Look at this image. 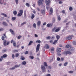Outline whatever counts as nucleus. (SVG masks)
Listing matches in <instances>:
<instances>
[{"label": "nucleus", "instance_id": "6ab92c4d", "mask_svg": "<svg viewBox=\"0 0 76 76\" xmlns=\"http://www.w3.org/2000/svg\"><path fill=\"white\" fill-rule=\"evenodd\" d=\"M41 12L42 15H44V14H45V10H41Z\"/></svg>", "mask_w": 76, "mask_h": 76}, {"label": "nucleus", "instance_id": "a878e982", "mask_svg": "<svg viewBox=\"0 0 76 76\" xmlns=\"http://www.w3.org/2000/svg\"><path fill=\"white\" fill-rule=\"evenodd\" d=\"M13 13L15 15H17V11H14L13 12Z\"/></svg>", "mask_w": 76, "mask_h": 76}, {"label": "nucleus", "instance_id": "a211bd4d", "mask_svg": "<svg viewBox=\"0 0 76 76\" xmlns=\"http://www.w3.org/2000/svg\"><path fill=\"white\" fill-rule=\"evenodd\" d=\"M2 56V57L3 58H6L7 56V54H4L3 55V56Z\"/></svg>", "mask_w": 76, "mask_h": 76}, {"label": "nucleus", "instance_id": "13d9d810", "mask_svg": "<svg viewBox=\"0 0 76 76\" xmlns=\"http://www.w3.org/2000/svg\"><path fill=\"white\" fill-rule=\"evenodd\" d=\"M64 58H61V61H64Z\"/></svg>", "mask_w": 76, "mask_h": 76}, {"label": "nucleus", "instance_id": "2f4dec72", "mask_svg": "<svg viewBox=\"0 0 76 76\" xmlns=\"http://www.w3.org/2000/svg\"><path fill=\"white\" fill-rule=\"evenodd\" d=\"M13 45L14 47L16 46V42H13Z\"/></svg>", "mask_w": 76, "mask_h": 76}, {"label": "nucleus", "instance_id": "bb28decb", "mask_svg": "<svg viewBox=\"0 0 76 76\" xmlns=\"http://www.w3.org/2000/svg\"><path fill=\"white\" fill-rule=\"evenodd\" d=\"M6 42H7V41H6V40H5L4 41V45L5 46H6Z\"/></svg>", "mask_w": 76, "mask_h": 76}, {"label": "nucleus", "instance_id": "c9c22d12", "mask_svg": "<svg viewBox=\"0 0 76 76\" xmlns=\"http://www.w3.org/2000/svg\"><path fill=\"white\" fill-rule=\"evenodd\" d=\"M26 22H24L23 23H22L21 24V25L22 26H23V25H25V24H26Z\"/></svg>", "mask_w": 76, "mask_h": 76}, {"label": "nucleus", "instance_id": "338daca9", "mask_svg": "<svg viewBox=\"0 0 76 76\" xmlns=\"http://www.w3.org/2000/svg\"><path fill=\"white\" fill-rule=\"evenodd\" d=\"M62 12L63 13H65V11L64 10H63L62 11Z\"/></svg>", "mask_w": 76, "mask_h": 76}, {"label": "nucleus", "instance_id": "dca6fc26", "mask_svg": "<svg viewBox=\"0 0 76 76\" xmlns=\"http://www.w3.org/2000/svg\"><path fill=\"white\" fill-rule=\"evenodd\" d=\"M41 21H39L37 22V26H39L40 25H41Z\"/></svg>", "mask_w": 76, "mask_h": 76}, {"label": "nucleus", "instance_id": "4d7b16f0", "mask_svg": "<svg viewBox=\"0 0 76 76\" xmlns=\"http://www.w3.org/2000/svg\"><path fill=\"white\" fill-rule=\"evenodd\" d=\"M54 50V48H51V50L52 51H53Z\"/></svg>", "mask_w": 76, "mask_h": 76}, {"label": "nucleus", "instance_id": "ddd939ff", "mask_svg": "<svg viewBox=\"0 0 76 76\" xmlns=\"http://www.w3.org/2000/svg\"><path fill=\"white\" fill-rule=\"evenodd\" d=\"M53 25V24L52 23H48L47 25V27H50V26H51Z\"/></svg>", "mask_w": 76, "mask_h": 76}, {"label": "nucleus", "instance_id": "20e7f679", "mask_svg": "<svg viewBox=\"0 0 76 76\" xmlns=\"http://www.w3.org/2000/svg\"><path fill=\"white\" fill-rule=\"evenodd\" d=\"M41 68L42 70V72H46V70L45 69V68L44 66L42 65L41 66Z\"/></svg>", "mask_w": 76, "mask_h": 76}, {"label": "nucleus", "instance_id": "f8f14e48", "mask_svg": "<svg viewBox=\"0 0 76 76\" xmlns=\"http://www.w3.org/2000/svg\"><path fill=\"white\" fill-rule=\"evenodd\" d=\"M49 45L47 44L45 45V48H46V49H48V48H49Z\"/></svg>", "mask_w": 76, "mask_h": 76}, {"label": "nucleus", "instance_id": "4c0bfd02", "mask_svg": "<svg viewBox=\"0 0 76 76\" xmlns=\"http://www.w3.org/2000/svg\"><path fill=\"white\" fill-rule=\"evenodd\" d=\"M68 63V62H65V63H64V66H67V65Z\"/></svg>", "mask_w": 76, "mask_h": 76}, {"label": "nucleus", "instance_id": "9d476101", "mask_svg": "<svg viewBox=\"0 0 76 76\" xmlns=\"http://www.w3.org/2000/svg\"><path fill=\"white\" fill-rule=\"evenodd\" d=\"M65 53L66 55H67V54H72V52L69 51L65 52Z\"/></svg>", "mask_w": 76, "mask_h": 76}, {"label": "nucleus", "instance_id": "c03bdc74", "mask_svg": "<svg viewBox=\"0 0 76 76\" xmlns=\"http://www.w3.org/2000/svg\"><path fill=\"white\" fill-rule=\"evenodd\" d=\"M50 39L51 37H50V36H49L46 37V39Z\"/></svg>", "mask_w": 76, "mask_h": 76}, {"label": "nucleus", "instance_id": "b1692460", "mask_svg": "<svg viewBox=\"0 0 76 76\" xmlns=\"http://www.w3.org/2000/svg\"><path fill=\"white\" fill-rule=\"evenodd\" d=\"M60 36L58 35H57L56 36V38H57V41L60 39Z\"/></svg>", "mask_w": 76, "mask_h": 76}, {"label": "nucleus", "instance_id": "423d86ee", "mask_svg": "<svg viewBox=\"0 0 76 76\" xmlns=\"http://www.w3.org/2000/svg\"><path fill=\"white\" fill-rule=\"evenodd\" d=\"M4 36H2L1 37V39L3 41L4 40V37L5 38H7V36H6V34H3Z\"/></svg>", "mask_w": 76, "mask_h": 76}, {"label": "nucleus", "instance_id": "5fc2aeb1", "mask_svg": "<svg viewBox=\"0 0 76 76\" xmlns=\"http://www.w3.org/2000/svg\"><path fill=\"white\" fill-rule=\"evenodd\" d=\"M6 51V50H4L2 51V53H5Z\"/></svg>", "mask_w": 76, "mask_h": 76}, {"label": "nucleus", "instance_id": "2eb2a0df", "mask_svg": "<svg viewBox=\"0 0 76 76\" xmlns=\"http://www.w3.org/2000/svg\"><path fill=\"white\" fill-rule=\"evenodd\" d=\"M66 39L68 40H70V39H72V37L71 36L68 37H66Z\"/></svg>", "mask_w": 76, "mask_h": 76}, {"label": "nucleus", "instance_id": "3c124183", "mask_svg": "<svg viewBox=\"0 0 76 76\" xmlns=\"http://www.w3.org/2000/svg\"><path fill=\"white\" fill-rule=\"evenodd\" d=\"M3 58L2 57V56H1V58H0V61H1L3 60Z\"/></svg>", "mask_w": 76, "mask_h": 76}, {"label": "nucleus", "instance_id": "8fccbe9b", "mask_svg": "<svg viewBox=\"0 0 76 76\" xmlns=\"http://www.w3.org/2000/svg\"><path fill=\"white\" fill-rule=\"evenodd\" d=\"M74 72L73 71H70L69 72V73H73Z\"/></svg>", "mask_w": 76, "mask_h": 76}, {"label": "nucleus", "instance_id": "a19ab883", "mask_svg": "<svg viewBox=\"0 0 76 76\" xmlns=\"http://www.w3.org/2000/svg\"><path fill=\"white\" fill-rule=\"evenodd\" d=\"M22 38V36H21L19 35V36H18V38L19 39H20V38Z\"/></svg>", "mask_w": 76, "mask_h": 76}, {"label": "nucleus", "instance_id": "49530a36", "mask_svg": "<svg viewBox=\"0 0 76 76\" xmlns=\"http://www.w3.org/2000/svg\"><path fill=\"white\" fill-rule=\"evenodd\" d=\"M57 29V28L56 27H55L53 29H52V32H54V31H55V29Z\"/></svg>", "mask_w": 76, "mask_h": 76}, {"label": "nucleus", "instance_id": "6e6d98bb", "mask_svg": "<svg viewBox=\"0 0 76 76\" xmlns=\"http://www.w3.org/2000/svg\"><path fill=\"white\" fill-rule=\"evenodd\" d=\"M32 12L33 13H34V14H35L36 13V11H35V10H33Z\"/></svg>", "mask_w": 76, "mask_h": 76}, {"label": "nucleus", "instance_id": "393cba45", "mask_svg": "<svg viewBox=\"0 0 76 76\" xmlns=\"http://www.w3.org/2000/svg\"><path fill=\"white\" fill-rule=\"evenodd\" d=\"M44 66H45L46 67H48V65H47V64L46 62H44Z\"/></svg>", "mask_w": 76, "mask_h": 76}, {"label": "nucleus", "instance_id": "7c9ffc66", "mask_svg": "<svg viewBox=\"0 0 76 76\" xmlns=\"http://www.w3.org/2000/svg\"><path fill=\"white\" fill-rule=\"evenodd\" d=\"M16 17H12V20L13 21L14 20H16Z\"/></svg>", "mask_w": 76, "mask_h": 76}, {"label": "nucleus", "instance_id": "c85d7f7f", "mask_svg": "<svg viewBox=\"0 0 76 76\" xmlns=\"http://www.w3.org/2000/svg\"><path fill=\"white\" fill-rule=\"evenodd\" d=\"M19 12L20 13L23 14V10H19Z\"/></svg>", "mask_w": 76, "mask_h": 76}, {"label": "nucleus", "instance_id": "774afa93", "mask_svg": "<svg viewBox=\"0 0 76 76\" xmlns=\"http://www.w3.org/2000/svg\"><path fill=\"white\" fill-rule=\"evenodd\" d=\"M46 76H51V75L49 74H48L46 75Z\"/></svg>", "mask_w": 76, "mask_h": 76}, {"label": "nucleus", "instance_id": "69168bd1", "mask_svg": "<svg viewBox=\"0 0 76 76\" xmlns=\"http://www.w3.org/2000/svg\"><path fill=\"white\" fill-rule=\"evenodd\" d=\"M53 22H55V18H53Z\"/></svg>", "mask_w": 76, "mask_h": 76}, {"label": "nucleus", "instance_id": "680f3d73", "mask_svg": "<svg viewBox=\"0 0 76 76\" xmlns=\"http://www.w3.org/2000/svg\"><path fill=\"white\" fill-rule=\"evenodd\" d=\"M62 3H63V2H62L60 1H59V4H62Z\"/></svg>", "mask_w": 76, "mask_h": 76}, {"label": "nucleus", "instance_id": "a18cd8bd", "mask_svg": "<svg viewBox=\"0 0 76 76\" xmlns=\"http://www.w3.org/2000/svg\"><path fill=\"white\" fill-rule=\"evenodd\" d=\"M57 40H55L54 42L53 43V44H56V43L57 42Z\"/></svg>", "mask_w": 76, "mask_h": 76}, {"label": "nucleus", "instance_id": "f704fd0d", "mask_svg": "<svg viewBox=\"0 0 76 76\" xmlns=\"http://www.w3.org/2000/svg\"><path fill=\"white\" fill-rule=\"evenodd\" d=\"M26 6H27V7H29L30 5L28 3H26Z\"/></svg>", "mask_w": 76, "mask_h": 76}, {"label": "nucleus", "instance_id": "6e6552de", "mask_svg": "<svg viewBox=\"0 0 76 76\" xmlns=\"http://www.w3.org/2000/svg\"><path fill=\"white\" fill-rule=\"evenodd\" d=\"M61 51V49L58 48H57V51L58 53H60Z\"/></svg>", "mask_w": 76, "mask_h": 76}, {"label": "nucleus", "instance_id": "de8ad7c7", "mask_svg": "<svg viewBox=\"0 0 76 76\" xmlns=\"http://www.w3.org/2000/svg\"><path fill=\"white\" fill-rule=\"evenodd\" d=\"M58 20H61V18H60V16H58Z\"/></svg>", "mask_w": 76, "mask_h": 76}, {"label": "nucleus", "instance_id": "c756f323", "mask_svg": "<svg viewBox=\"0 0 76 76\" xmlns=\"http://www.w3.org/2000/svg\"><path fill=\"white\" fill-rule=\"evenodd\" d=\"M20 59L22 60H25V57L23 56H21L20 58Z\"/></svg>", "mask_w": 76, "mask_h": 76}, {"label": "nucleus", "instance_id": "e2e57ef3", "mask_svg": "<svg viewBox=\"0 0 76 76\" xmlns=\"http://www.w3.org/2000/svg\"><path fill=\"white\" fill-rule=\"evenodd\" d=\"M47 10H48L50 9V6H47L46 7Z\"/></svg>", "mask_w": 76, "mask_h": 76}, {"label": "nucleus", "instance_id": "603ef678", "mask_svg": "<svg viewBox=\"0 0 76 76\" xmlns=\"http://www.w3.org/2000/svg\"><path fill=\"white\" fill-rule=\"evenodd\" d=\"M36 42H38V43H40L41 41L40 40H37Z\"/></svg>", "mask_w": 76, "mask_h": 76}, {"label": "nucleus", "instance_id": "09e8293b", "mask_svg": "<svg viewBox=\"0 0 76 76\" xmlns=\"http://www.w3.org/2000/svg\"><path fill=\"white\" fill-rule=\"evenodd\" d=\"M24 18H26V12H25L24 14Z\"/></svg>", "mask_w": 76, "mask_h": 76}, {"label": "nucleus", "instance_id": "f257e3e1", "mask_svg": "<svg viewBox=\"0 0 76 76\" xmlns=\"http://www.w3.org/2000/svg\"><path fill=\"white\" fill-rule=\"evenodd\" d=\"M20 66V65H15L12 68H10L9 69L10 70H14V69H15L16 68L19 67Z\"/></svg>", "mask_w": 76, "mask_h": 76}, {"label": "nucleus", "instance_id": "79ce46f5", "mask_svg": "<svg viewBox=\"0 0 76 76\" xmlns=\"http://www.w3.org/2000/svg\"><path fill=\"white\" fill-rule=\"evenodd\" d=\"M19 56V54L18 53H16L15 55V57H18Z\"/></svg>", "mask_w": 76, "mask_h": 76}, {"label": "nucleus", "instance_id": "9b49d317", "mask_svg": "<svg viewBox=\"0 0 76 76\" xmlns=\"http://www.w3.org/2000/svg\"><path fill=\"white\" fill-rule=\"evenodd\" d=\"M30 18L32 19H33L35 18V15L34 14H32L30 16Z\"/></svg>", "mask_w": 76, "mask_h": 76}, {"label": "nucleus", "instance_id": "864d4df0", "mask_svg": "<svg viewBox=\"0 0 76 76\" xmlns=\"http://www.w3.org/2000/svg\"><path fill=\"white\" fill-rule=\"evenodd\" d=\"M73 44L74 45H76V42L75 41H74L73 42Z\"/></svg>", "mask_w": 76, "mask_h": 76}, {"label": "nucleus", "instance_id": "aec40b11", "mask_svg": "<svg viewBox=\"0 0 76 76\" xmlns=\"http://www.w3.org/2000/svg\"><path fill=\"white\" fill-rule=\"evenodd\" d=\"M66 48H72V46H71V45H67L66 46Z\"/></svg>", "mask_w": 76, "mask_h": 76}, {"label": "nucleus", "instance_id": "052dcab7", "mask_svg": "<svg viewBox=\"0 0 76 76\" xmlns=\"http://www.w3.org/2000/svg\"><path fill=\"white\" fill-rule=\"evenodd\" d=\"M57 60L58 61H60V58L59 57H58L57 58Z\"/></svg>", "mask_w": 76, "mask_h": 76}, {"label": "nucleus", "instance_id": "412c9836", "mask_svg": "<svg viewBox=\"0 0 76 76\" xmlns=\"http://www.w3.org/2000/svg\"><path fill=\"white\" fill-rule=\"evenodd\" d=\"M2 24L4 25L5 26H7L8 25L7 24V23H6L5 22H3L2 23Z\"/></svg>", "mask_w": 76, "mask_h": 76}, {"label": "nucleus", "instance_id": "0eeeda50", "mask_svg": "<svg viewBox=\"0 0 76 76\" xmlns=\"http://www.w3.org/2000/svg\"><path fill=\"white\" fill-rule=\"evenodd\" d=\"M50 12L49 13V14L50 15H52L53 14V8H50Z\"/></svg>", "mask_w": 76, "mask_h": 76}, {"label": "nucleus", "instance_id": "f03ea898", "mask_svg": "<svg viewBox=\"0 0 76 76\" xmlns=\"http://www.w3.org/2000/svg\"><path fill=\"white\" fill-rule=\"evenodd\" d=\"M44 0H39L38 1V3L39 6L40 5H43V3L42 2V1H43Z\"/></svg>", "mask_w": 76, "mask_h": 76}, {"label": "nucleus", "instance_id": "37998d69", "mask_svg": "<svg viewBox=\"0 0 76 76\" xmlns=\"http://www.w3.org/2000/svg\"><path fill=\"white\" fill-rule=\"evenodd\" d=\"M15 3L17 4H18V2H19V0H15Z\"/></svg>", "mask_w": 76, "mask_h": 76}, {"label": "nucleus", "instance_id": "cd10ccee", "mask_svg": "<svg viewBox=\"0 0 76 76\" xmlns=\"http://www.w3.org/2000/svg\"><path fill=\"white\" fill-rule=\"evenodd\" d=\"M4 0H0V3L1 4H3L4 3Z\"/></svg>", "mask_w": 76, "mask_h": 76}, {"label": "nucleus", "instance_id": "5701e85b", "mask_svg": "<svg viewBox=\"0 0 76 76\" xmlns=\"http://www.w3.org/2000/svg\"><path fill=\"white\" fill-rule=\"evenodd\" d=\"M26 64V62L25 61H23L22 63V65H25Z\"/></svg>", "mask_w": 76, "mask_h": 76}, {"label": "nucleus", "instance_id": "e433bc0d", "mask_svg": "<svg viewBox=\"0 0 76 76\" xmlns=\"http://www.w3.org/2000/svg\"><path fill=\"white\" fill-rule=\"evenodd\" d=\"M69 9L70 11H72L73 10V8L72 7H70Z\"/></svg>", "mask_w": 76, "mask_h": 76}, {"label": "nucleus", "instance_id": "58836bf2", "mask_svg": "<svg viewBox=\"0 0 76 76\" xmlns=\"http://www.w3.org/2000/svg\"><path fill=\"white\" fill-rule=\"evenodd\" d=\"M33 27L34 28H36V24L35 23H34L33 25Z\"/></svg>", "mask_w": 76, "mask_h": 76}, {"label": "nucleus", "instance_id": "1a4fd4ad", "mask_svg": "<svg viewBox=\"0 0 76 76\" xmlns=\"http://www.w3.org/2000/svg\"><path fill=\"white\" fill-rule=\"evenodd\" d=\"M10 32H11V33H12V35H15V32H14V31H13V30H12V29H10Z\"/></svg>", "mask_w": 76, "mask_h": 76}, {"label": "nucleus", "instance_id": "473e14b6", "mask_svg": "<svg viewBox=\"0 0 76 76\" xmlns=\"http://www.w3.org/2000/svg\"><path fill=\"white\" fill-rule=\"evenodd\" d=\"M33 43V41H31L28 44V45H31V44Z\"/></svg>", "mask_w": 76, "mask_h": 76}, {"label": "nucleus", "instance_id": "7ed1b4c3", "mask_svg": "<svg viewBox=\"0 0 76 76\" xmlns=\"http://www.w3.org/2000/svg\"><path fill=\"white\" fill-rule=\"evenodd\" d=\"M40 47V44H39L37 45V47L36 49V52H38V51H39V49Z\"/></svg>", "mask_w": 76, "mask_h": 76}, {"label": "nucleus", "instance_id": "4468645a", "mask_svg": "<svg viewBox=\"0 0 76 76\" xmlns=\"http://www.w3.org/2000/svg\"><path fill=\"white\" fill-rule=\"evenodd\" d=\"M60 28H56L55 31V32H59V31H60Z\"/></svg>", "mask_w": 76, "mask_h": 76}, {"label": "nucleus", "instance_id": "bf43d9fd", "mask_svg": "<svg viewBox=\"0 0 76 76\" xmlns=\"http://www.w3.org/2000/svg\"><path fill=\"white\" fill-rule=\"evenodd\" d=\"M25 54H28V51H26L24 53Z\"/></svg>", "mask_w": 76, "mask_h": 76}, {"label": "nucleus", "instance_id": "39448f33", "mask_svg": "<svg viewBox=\"0 0 76 76\" xmlns=\"http://www.w3.org/2000/svg\"><path fill=\"white\" fill-rule=\"evenodd\" d=\"M45 1L46 5L49 6V5H50V3L51 2V1L50 0H48V1L47 0H46Z\"/></svg>", "mask_w": 76, "mask_h": 76}, {"label": "nucleus", "instance_id": "72a5a7b5", "mask_svg": "<svg viewBox=\"0 0 76 76\" xmlns=\"http://www.w3.org/2000/svg\"><path fill=\"white\" fill-rule=\"evenodd\" d=\"M13 53H17L18 52V50H13Z\"/></svg>", "mask_w": 76, "mask_h": 76}, {"label": "nucleus", "instance_id": "0e129e2a", "mask_svg": "<svg viewBox=\"0 0 76 76\" xmlns=\"http://www.w3.org/2000/svg\"><path fill=\"white\" fill-rule=\"evenodd\" d=\"M12 58H15V55H14V54H12Z\"/></svg>", "mask_w": 76, "mask_h": 76}, {"label": "nucleus", "instance_id": "ea45409f", "mask_svg": "<svg viewBox=\"0 0 76 76\" xmlns=\"http://www.w3.org/2000/svg\"><path fill=\"white\" fill-rule=\"evenodd\" d=\"M29 58H31V59H34V56H29Z\"/></svg>", "mask_w": 76, "mask_h": 76}, {"label": "nucleus", "instance_id": "4be33fe9", "mask_svg": "<svg viewBox=\"0 0 76 76\" xmlns=\"http://www.w3.org/2000/svg\"><path fill=\"white\" fill-rule=\"evenodd\" d=\"M22 15V14L20 12L18 14L17 16L20 17V16H21Z\"/></svg>", "mask_w": 76, "mask_h": 76}, {"label": "nucleus", "instance_id": "f3484780", "mask_svg": "<svg viewBox=\"0 0 76 76\" xmlns=\"http://www.w3.org/2000/svg\"><path fill=\"white\" fill-rule=\"evenodd\" d=\"M1 15H2L3 16H4V17H7V15L6 14H4L3 13H1Z\"/></svg>", "mask_w": 76, "mask_h": 76}]
</instances>
